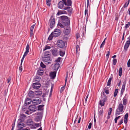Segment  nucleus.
<instances>
[{
    "instance_id": "f257e3e1",
    "label": "nucleus",
    "mask_w": 130,
    "mask_h": 130,
    "mask_svg": "<svg viewBox=\"0 0 130 130\" xmlns=\"http://www.w3.org/2000/svg\"><path fill=\"white\" fill-rule=\"evenodd\" d=\"M60 19V22H58V26H60L61 28H64L65 27H70V18H69L68 17L63 15L60 16L59 18Z\"/></svg>"
},
{
    "instance_id": "f03ea898",
    "label": "nucleus",
    "mask_w": 130,
    "mask_h": 130,
    "mask_svg": "<svg viewBox=\"0 0 130 130\" xmlns=\"http://www.w3.org/2000/svg\"><path fill=\"white\" fill-rule=\"evenodd\" d=\"M124 107V106L121 103H120L119 104L118 108L117 109L116 111L115 115L116 116L122 113L121 112L123 111Z\"/></svg>"
},
{
    "instance_id": "7ed1b4c3",
    "label": "nucleus",
    "mask_w": 130,
    "mask_h": 130,
    "mask_svg": "<svg viewBox=\"0 0 130 130\" xmlns=\"http://www.w3.org/2000/svg\"><path fill=\"white\" fill-rule=\"evenodd\" d=\"M104 95V96H101V99L99 102V104L101 107L104 106L105 105V102L107 100V97L106 96Z\"/></svg>"
},
{
    "instance_id": "20e7f679",
    "label": "nucleus",
    "mask_w": 130,
    "mask_h": 130,
    "mask_svg": "<svg viewBox=\"0 0 130 130\" xmlns=\"http://www.w3.org/2000/svg\"><path fill=\"white\" fill-rule=\"evenodd\" d=\"M26 51L24 53V55L23 56V57L21 60V65H22V63L23 61V60L24 59V58L27 55V54L29 52V47L28 44L27 45L26 48Z\"/></svg>"
},
{
    "instance_id": "39448f33",
    "label": "nucleus",
    "mask_w": 130,
    "mask_h": 130,
    "mask_svg": "<svg viewBox=\"0 0 130 130\" xmlns=\"http://www.w3.org/2000/svg\"><path fill=\"white\" fill-rule=\"evenodd\" d=\"M55 19L53 18V16H52L49 21V22L50 23V26L51 28H52L55 26Z\"/></svg>"
},
{
    "instance_id": "423d86ee",
    "label": "nucleus",
    "mask_w": 130,
    "mask_h": 130,
    "mask_svg": "<svg viewBox=\"0 0 130 130\" xmlns=\"http://www.w3.org/2000/svg\"><path fill=\"white\" fill-rule=\"evenodd\" d=\"M58 47L60 48H62L65 46V43L61 40H58L57 44Z\"/></svg>"
},
{
    "instance_id": "0eeeda50",
    "label": "nucleus",
    "mask_w": 130,
    "mask_h": 130,
    "mask_svg": "<svg viewBox=\"0 0 130 130\" xmlns=\"http://www.w3.org/2000/svg\"><path fill=\"white\" fill-rule=\"evenodd\" d=\"M53 33V36L55 37H57L59 36L61 34V31L58 29H56Z\"/></svg>"
},
{
    "instance_id": "6e6552de",
    "label": "nucleus",
    "mask_w": 130,
    "mask_h": 130,
    "mask_svg": "<svg viewBox=\"0 0 130 130\" xmlns=\"http://www.w3.org/2000/svg\"><path fill=\"white\" fill-rule=\"evenodd\" d=\"M29 109L31 112H33L37 110L36 106L34 105H30L29 107Z\"/></svg>"
},
{
    "instance_id": "1a4fd4ad",
    "label": "nucleus",
    "mask_w": 130,
    "mask_h": 130,
    "mask_svg": "<svg viewBox=\"0 0 130 130\" xmlns=\"http://www.w3.org/2000/svg\"><path fill=\"white\" fill-rule=\"evenodd\" d=\"M64 3V5L68 6H72V2L71 0H62Z\"/></svg>"
},
{
    "instance_id": "9d476101",
    "label": "nucleus",
    "mask_w": 130,
    "mask_h": 130,
    "mask_svg": "<svg viewBox=\"0 0 130 130\" xmlns=\"http://www.w3.org/2000/svg\"><path fill=\"white\" fill-rule=\"evenodd\" d=\"M40 83L38 82L34 83L32 85V87L35 89H38L41 86Z\"/></svg>"
},
{
    "instance_id": "9b49d317",
    "label": "nucleus",
    "mask_w": 130,
    "mask_h": 130,
    "mask_svg": "<svg viewBox=\"0 0 130 130\" xmlns=\"http://www.w3.org/2000/svg\"><path fill=\"white\" fill-rule=\"evenodd\" d=\"M63 9L65 10H67L68 12V14L70 16L72 13L73 11V9L70 7H64Z\"/></svg>"
},
{
    "instance_id": "f8f14e48",
    "label": "nucleus",
    "mask_w": 130,
    "mask_h": 130,
    "mask_svg": "<svg viewBox=\"0 0 130 130\" xmlns=\"http://www.w3.org/2000/svg\"><path fill=\"white\" fill-rule=\"evenodd\" d=\"M128 96L126 94L123 99V105L125 106L126 105L128 101Z\"/></svg>"
},
{
    "instance_id": "ddd939ff",
    "label": "nucleus",
    "mask_w": 130,
    "mask_h": 130,
    "mask_svg": "<svg viewBox=\"0 0 130 130\" xmlns=\"http://www.w3.org/2000/svg\"><path fill=\"white\" fill-rule=\"evenodd\" d=\"M25 115L24 114H22L21 115L20 118L19 119L18 121L20 122H23L25 119L26 118Z\"/></svg>"
},
{
    "instance_id": "4468645a",
    "label": "nucleus",
    "mask_w": 130,
    "mask_h": 130,
    "mask_svg": "<svg viewBox=\"0 0 130 130\" xmlns=\"http://www.w3.org/2000/svg\"><path fill=\"white\" fill-rule=\"evenodd\" d=\"M41 100H40L34 99L32 100V103L34 105H37L41 103Z\"/></svg>"
},
{
    "instance_id": "2eb2a0df",
    "label": "nucleus",
    "mask_w": 130,
    "mask_h": 130,
    "mask_svg": "<svg viewBox=\"0 0 130 130\" xmlns=\"http://www.w3.org/2000/svg\"><path fill=\"white\" fill-rule=\"evenodd\" d=\"M42 94V92L39 90H37L35 92V98L36 97H39L41 96Z\"/></svg>"
},
{
    "instance_id": "dca6fc26",
    "label": "nucleus",
    "mask_w": 130,
    "mask_h": 130,
    "mask_svg": "<svg viewBox=\"0 0 130 130\" xmlns=\"http://www.w3.org/2000/svg\"><path fill=\"white\" fill-rule=\"evenodd\" d=\"M64 3L62 1H60L59 2L58 4V8H59L63 9L64 7Z\"/></svg>"
},
{
    "instance_id": "f3484780",
    "label": "nucleus",
    "mask_w": 130,
    "mask_h": 130,
    "mask_svg": "<svg viewBox=\"0 0 130 130\" xmlns=\"http://www.w3.org/2000/svg\"><path fill=\"white\" fill-rule=\"evenodd\" d=\"M42 60L43 61H51V59L50 58V56L43 57H42Z\"/></svg>"
},
{
    "instance_id": "a211bd4d",
    "label": "nucleus",
    "mask_w": 130,
    "mask_h": 130,
    "mask_svg": "<svg viewBox=\"0 0 130 130\" xmlns=\"http://www.w3.org/2000/svg\"><path fill=\"white\" fill-rule=\"evenodd\" d=\"M52 54L54 56H56L58 55V50L56 48L54 49L53 50H51Z\"/></svg>"
},
{
    "instance_id": "6ab92c4d",
    "label": "nucleus",
    "mask_w": 130,
    "mask_h": 130,
    "mask_svg": "<svg viewBox=\"0 0 130 130\" xmlns=\"http://www.w3.org/2000/svg\"><path fill=\"white\" fill-rule=\"evenodd\" d=\"M130 44V42L127 41L124 46V49L125 51H126Z\"/></svg>"
},
{
    "instance_id": "aec40b11",
    "label": "nucleus",
    "mask_w": 130,
    "mask_h": 130,
    "mask_svg": "<svg viewBox=\"0 0 130 130\" xmlns=\"http://www.w3.org/2000/svg\"><path fill=\"white\" fill-rule=\"evenodd\" d=\"M35 94L34 92L31 90H30L28 93L29 97L31 98L35 97Z\"/></svg>"
},
{
    "instance_id": "412c9836",
    "label": "nucleus",
    "mask_w": 130,
    "mask_h": 130,
    "mask_svg": "<svg viewBox=\"0 0 130 130\" xmlns=\"http://www.w3.org/2000/svg\"><path fill=\"white\" fill-rule=\"evenodd\" d=\"M56 72L55 71L52 72L50 74V76L52 79H54L56 77Z\"/></svg>"
},
{
    "instance_id": "4be33fe9",
    "label": "nucleus",
    "mask_w": 130,
    "mask_h": 130,
    "mask_svg": "<svg viewBox=\"0 0 130 130\" xmlns=\"http://www.w3.org/2000/svg\"><path fill=\"white\" fill-rule=\"evenodd\" d=\"M36 25V23L35 24L33 25H32L30 28V36H32L33 35V30Z\"/></svg>"
},
{
    "instance_id": "5701e85b",
    "label": "nucleus",
    "mask_w": 130,
    "mask_h": 130,
    "mask_svg": "<svg viewBox=\"0 0 130 130\" xmlns=\"http://www.w3.org/2000/svg\"><path fill=\"white\" fill-rule=\"evenodd\" d=\"M66 28L64 30V33L66 35L68 34L70 32V26L68 27H66Z\"/></svg>"
},
{
    "instance_id": "b1692460",
    "label": "nucleus",
    "mask_w": 130,
    "mask_h": 130,
    "mask_svg": "<svg viewBox=\"0 0 130 130\" xmlns=\"http://www.w3.org/2000/svg\"><path fill=\"white\" fill-rule=\"evenodd\" d=\"M33 121L31 119H29L27 120L26 122V124L28 126L32 125Z\"/></svg>"
},
{
    "instance_id": "393cba45",
    "label": "nucleus",
    "mask_w": 130,
    "mask_h": 130,
    "mask_svg": "<svg viewBox=\"0 0 130 130\" xmlns=\"http://www.w3.org/2000/svg\"><path fill=\"white\" fill-rule=\"evenodd\" d=\"M42 118V116H37L35 118V121L36 122L41 121V119Z\"/></svg>"
},
{
    "instance_id": "a878e982",
    "label": "nucleus",
    "mask_w": 130,
    "mask_h": 130,
    "mask_svg": "<svg viewBox=\"0 0 130 130\" xmlns=\"http://www.w3.org/2000/svg\"><path fill=\"white\" fill-rule=\"evenodd\" d=\"M25 125L22 122H19L18 126V127L23 128L25 126Z\"/></svg>"
},
{
    "instance_id": "bb28decb",
    "label": "nucleus",
    "mask_w": 130,
    "mask_h": 130,
    "mask_svg": "<svg viewBox=\"0 0 130 130\" xmlns=\"http://www.w3.org/2000/svg\"><path fill=\"white\" fill-rule=\"evenodd\" d=\"M40 126V124L39 123H35L33 124L32 125V126L31 127L32 128L35 129L37 127H39Z\"/></svg>"
},
{
    "instance_id": "cd10ccee",
    "label": "nucleus",
    "mask_w": 130,
    "mask_h": 130,
    "mask_svg": "<svg viewBox=\"0 0 130 130\" xmlns=\"http://www.w3.org/2000/svg\"><path fill=\"white\" fill-rule=\"evenodd\" d=\"M44 105H39L38 106V110H43V107L44 106Z\"/></svg>"
},
{
    "instance_id": "c85d7f7f",
    "label": "nucleus",
    "mask_w": 130,
    "mask_h": 130,
    "mask_svg": "<svg viewBox=\"0 0 130 130\" xmlns=\"http://www.w3.org/2000/svg\"><path fill=\"white\" fill-rule=\"evenodd\" d=\"M55 67V70L57 71L60 67L59 64L58 63H57L54 65Z\"/></svg>"
},
{
    "instance_id": "c756f323",
    "label": "nucleus",
    "mask_w": 130,
    "mask_h": 130,
    "mask_svg": "<svg viewBox=\"0 0 130 130\" xmlns=\"http://www.w3.org/2000/svg\"><path fill=\"white\" fill-rule=\"evenodd\" d=\"M50 53L49 51H46L45 52L43 57L50 56Z\"/></svg>"
},
{
    "instance_id": "7c9ffc66",
    "label": "nucleus",
    "mask_w": 130,
    "mask_h": 130,
    "mask_svg": "<svg viewBox=\"0 0 130 130\" xmlns=\"http://www.w3.org/2000/svg\"><path fill=\"white\" fill-rule=\"evenodd\" d=\"M43 70L39 69L38 70L37 72V73L39 75H41L43 74Z\"/></svg>"
},
{
    "instance_id": "2f4dec72",
    "label": "nucleus",
    "mask_w": 130,
    "mask_h": 130,
    "mask_svg": "<svg viewBox=\"0 0 130 130\" xmlns=\"http://www.w3.org/2000/svg\"><path fill=\"white\" fill-rule=\"evenodd\" d=\"M41 79V78L40 77H39L38 76H36L35 77V78L34 79L35 81L39 82L40 81Z\"/></svg>"
},
{
    "instance_id": "473e14b6",
    "label": "nucleus",
    "mask_w": 130,
    "mask_h": 130,
    "mask_svg": "<svg viewBox=\"0 0 130 130\" xmlns=\"http://www.w3.org/2000/svg\"><path fill=\"white\" fill-rule=\"evenodd\" d=\"M54 36H53V33L52 32L51 34L49 36L48 38V39L49 40H52Z\"/></svg>"
},
{
    "instance_id": "72a5a7b5",
    "label": "nucleus",
    "mask_w": 130,
    "mask_h": 130,
    "mask_svg": "<svg viewBox=\"0 0 130 130\" xmlns=\"http://www.w3.org/2000/svg\"><path fill=\"white\" fill-rule=\"evenodd\" d=\"M122 68L121 67L119 68V75L120 76H121L122 75Z\"/></svg>"
},
{
    "instance_id": "f704fd0d",
    "label": "nucleus",
    "mask_w": 130,
    "mask_h": 130,
    "mask_svg": "<svg viewBox=\"0 0 130 130\" xmlns=\"http://www.w3.org/2000/svg\"><path fill=\"white\" fill-rule=\"evenodd\" d=\"M111 80H112V78L111 77L109 79L108 81V82H107V86H108L110 85L111 82Z\"/></svg>"
},
{
    "instance_id": "c9c22d12",
    "label": "nucleus",
    "mask_w": 130,
    "mask_h": 130,
    "mask_svg": "<svg viewBox=\"0 0 130 130\" xmlns=\"http://www.w3.org/2000/svg\"><path fill=\"white\" fill-rule=\"evenodd\" d=\"M51 0H46V4L47 6H50L51 4Z\"/></svg>"
},
{
    "instance_id": "e433bc0d",
    "label": "nucleus",
    "mask_w": 130,
    "mask_h": 130,
    "mask_svg": "<svg viewBox=\"0 0 130 130\" xmlns=\"http://www.w3.org/2000/svg\"><path fill=\"white\" fill-rule=\"evenodd\" d=\"M118 91V89H115L114 94V97H116L117 96Z\"/></svg>"
},
{
    "instance_id": "4c0bfd02",
    "label": "nucleus",
    "mask_w": 130,
    "mask_h": 130,
    "mask_svg": "<svg viewBox=\"0 0 130 130\" xmlns=\"http://www.w3.org/2000/svg\"><path fill=\"white\" fill-rule=\"evenodd\" d=\"M59 53L60 55L62 57H63L64 55L65 52H62L61 51H59Z\"/></svg>"
},
{
    "instance_id": "58836bf2",
    "label": "nucleus",
    "mask_w": 130,
    "mask_h": 130,
    "mask_svg": "<svg viewBox=\"0 0 130 130\" xmlns=\"http://www.w3.org/2000/svg\"><path fill=\"white\" fill-rule=\"evenodd\" d=\"M66 13V11L64 10L60 11L58 12L57 14L59 15V14Z\"/></svg>"
},
{
    "instance_id": "ea45409f",
    "label": "nucleus",
    "mask_w": 130,
    "mask_h": 130,
    "mask_svg": "<svg viewBox=\"0 0 130 130\" xmlns=\"http://www.w3.org/2000/svg\"><path fill=\"white\" fill-rule=\"evenodd\" d=\"M106 38H105L104 40L100 46V48L103 47L105 43V40Z\"/></svg>"
},
{
    "instance_id": "a19ab883",
    "label": "nucleus",
    "mask_w": 130,
    "mask_h": 130,
    "mask_svg": "<svg viewBox=\"0 0 130 130\" xmlns=\"http://www.w3.org/2000/svg\"><path fill=\"white\" fill-rule=\"evenodd\" d=\"M79 45H76V51L77 54H78V51H79L80 50L79 48Z\"/></svg>"
},
{
    "instance_id": "79ce46f5",
    "label": "nucleus",
    "mask_w": 130,
    "mask_h": 130,
    "mask_svg": "<svg viewBox=\"0 0 130 130\" xmlns=\"http://www.w3.org/2000/svg\"><path fill=\"white\" fill-rule=\"evenodd\" d=\"M130 25V22H128L127 24H126L125 25V29H127L129 27Z\"/></svg>"
},
{
    "instance_id": "37998d69",
    "label": "nucleus",
    "mask_w": 130,
    "mask_h": 130,
    "mask_svg": "<svg viewBox=\"0 0 130 130\" xmlns=\"http://www.w3.org/2000/svg\"><path fill=\"white\" fill-rule=\"evenodd\" d=\"M109 111L108 113V115H110L112 111V109L111 108H109Z\"/></svg>"
},
{
    "instance_id": "c03bdc74",
    "label": "nucleus",
    "mask_w": 130,
    "mask_h": 130,
    "mask_svg": "<svg viewBox=\"0 0 130 130\" xmlns=\"http://www.w3.org/2000/svg\"><path fill=\"white\" fill-rule=\"evenodd\" d=\"M126 81H124L123 82L122 87V89H125V86L126 84Z\"/></svg>"
},
{
    "instance_id": "a18cd8bd",
    "label": "nucleus",
    "mask_w": 130,
    "mask_h": 130,
    "mask_svg": "<svg viewBox=\"0 0 130 130\" xmlns=\"http://www.w3.org/2000/svg\"><path fill=\"white\" fill-rule=\"evenodd\" d=\"M112 61L113 64L114 65H115L116 64L117 62V59H113Z\"/></svg>"
},
{
    "instance_id": "49530a36",
    "label": "nucleus",
    "mask_w": 130,
    "mask_h": 130,
    "mask_svg": "<svg viewBox=\"0 0 130 130\" xmlns=\"http://www.w3.org/2000/svg\"><path fill=\"white\" fill-rule=\"evenodd\" d=\"M40 65L41 67L43 68H45L46 67L45 65L42 62H41Z\"/></svg>"
},
{
    "instance_id": "de8ad7c7",
    "label": "nucleus",
    "mask_w": 130,
    "mask_h": 130,
    "mask_svg": "<svg viewBox=\"0 0 130 130\" xmlns=\"http://www.w3.org/2000/svg\"><path fill=\"white\" fill-rule=\"evenodd\" d=\"M51 48V47L47 45H46L45 46V48L43 49V51H44L47 49H50Z\"/></svg>"
},
{
    "instance_id": "09e8293b",
    "label": "nucleus",
    "mask_w": 130,
    "mask_h": 130,
    "mask_svg": "<svg viewBox=\"0 0 130 130\" xmlns=\"http://www.w3.org/2000/svg\"><path fill=\"white\" fill-rule=\"evenodd\" d=\"M65 85H66L65 84V85L64 86H63L61 88V89L60 91V93H62V92L63 91V90L64 89L65 87Z\"/></svg>"
},
{
    "instance_id": "8fccbe9b",
    "label": "nucleus",
    "mask_w": 130,
    "mask_h": 130,
    "mask_svg": "<svg viewBox=\"0 0 130 130\" xmlns=\"http://www.w3.org/2000/svg\"><path fill=\"white\" fill-rule=\"evenodd\" d=\"M129 0H128V3H127V5H126V3H127V2H126L125 4H124V6H123V7L124 8H125L126 7H127V6H128V5L129 3Z\"/></svg>"
},
{
    "instance_id": "3c124183",
    "label": "nucleus",
    "mask_w": 130,
    "mask_h": 130,
    "mask_svg": "<svg viewBox=\"0 0 130 130\" xmlns=\"http://www.w3.org/2000/svg\"><path fill=\"white\" fill-rule=\"evenodd\" d=\"M128 113H126V114L124 116V119H128Z\"/></svg>"
},
{
    "instance_id": "603ef678",
    "label": "nucleus",
    "mask_w": 130,
    "mask_h": 130,
    "mask_svg": "<svg viewBox=\"0 0 130 130\" xmlns=\"http://www.w3.org/2000/svg\"><path fill=\"white\" fill-rule=\"evenodd\" d=\"M107 53L106 55V56L107 57V60L108 59L110 55V52L109 51H108L107 52Z\"/></svg>"
},
{
    "instance_id": "864d4df0",
    "label": "nucleus",
    "mask_w": 130,
    "mask_h": 130,
    "mask_svg": "<svg viewBox=\"0 0 130 130\" xmlns=\"http://www.w3.org/2000/svg\"><path fill=\"white\" fill-rule=\"evenodd\" d=\"M37 115L42 117V113L41 112H38L37 113Z\"/></svg>"
},
{
    "instance_id": "5fc2aeb1",
    "label": "nucleus",
    "mask_w": 130,
    "mask_h": 130,
    "mask_svg": "<svg viewBox=\"0 0 130 130\" xmlns=\"http://www.w3.org/2000/svg\"><path fill=\"white\" fill-rule=\"evenodd\" d=\"M103 112V110H101L100 111L99 113V114L100 116H102Z\"/></svg>"
},
{
    "instance_id": "6e6d98bb",
    "label": "nucleus",
    "mask_w": 130,
    "mask_h": 130,
    "mask_svg": "<svg viewBox=\"0 0 130 130\" xmlns=\"http://www.w3.org/2000/svg\"><path fill=\"white\" fill-rule=\"evenodd\" d=\"M68 39V37L65 35L63 37V39L64 40H66Z\"/></svg>"
},
{
    "instance_id": "4d7b16f0",
    "label": "nucleus",
    "mask_w": 130,
    "mask_h": 130,
    "mask_svg": "<svg viewBox=\"0 0 130 130\" xmlns=\"http://www.w3.org/2000/svg\"><path fill=\"white\" fill-rule=\"evenodd\" d=\"M127 65L128 67H129L130 66V59H129L127 63Z\"/></svg>"
},
{
    "instance_id": "13d9d810",
    "label": "nucleus",
    "mask_w": 130,
    "mask_h": 130,
    "mask_svg": "<svg viewBox=\"0 0 130 130\" xmlns=\"http://www.w3.org/2000/svg\"><path fill=\"white\" fill-rule=\"evenodd\" d=\"M17 130H28V129L27 128H20Z\"/></svg>"
},
{
    "instance_id": "bf43d9fd",
    "label": "nucleus",
    "mask_w": 130,
    "mask_h": 130,
    "mask_svg": "<svg viewBox=\"0 0 130 130\" xmlns=\"http://www.w3.org/2000/svg\"><path fill=\"white\" fill-rule=\"evenodd\" d=\"M28 101H25V103L26 105H28L31 103L30 102H28Z\"/></svg>"
},
{
    "instance_id": "052dcab7",
    "label": "nucleus",
    "mask_w": 130,
    "mask_h": 130,
    "mask_svg": "<svg viewBox=\"0 0 130 130\" xmlns=\"http://www.w3.org/2000/svg\"><path fill=\"white\" fill-rule=\"evenodd\" d=\"M61 59V58L60 57H58L56 60L55 61L58 62H60Z\"/></svg>"
},
{
    "instance_id": "680f3d73",
    "label": "nucleus",
    "mask_w": 130,
    "mask_h": 130,
    "mask_svg": "<svg viewBox=\"0 0 130 130\" xmlns=\"http://www.w3.org/2000/svg\"><path fill=\"white\" fill-rule=\"evenodd\" d=\"M45 62V63L46 64H49V63H51V61H43Z\"/></svg>"
},
{
    "instance_id": "e2e57ef3",
    "label": "nucleus",
    "mask_w": 130,
    "mask_h": 130,
    "mask_svg": "<svg viewBox=\"0 0 130 130\" xmlns=\"http://www.w3.org/2000/svg\"><path fill=\"white\" fill-rule=\"evenodd\" d=\"M92 125V123H89L88 127V128L89 129H90L91 128Z\"/></svg>"
},
{
    "instance_id": "0e129e2a",
    "label": "nucleus",
    "mask_w": 130,
    "mask_h": 130,
    "mask_svg": "<svg viewBox=\"0 0 130 130\" xmlns=\"http://www.w3.org/2000/svg\"><path fill=\"white\" fill-rule=\"evenodd\" d=\"M76 38L77 39L78 38H79L80 37V35L78 33H77L76 34Z\"/></svg>"
},
{
    "instance_id": "69168bd1",
    "label": "nucleus",
    "mask_w": 130,
    "mask_h": 130,
    "mask_svg": "<svg viewBox=\"0 0 130 130\" xmlns=\"http://www.w3.org/2000/svg\"><path fill=\"white\" fill-rule=\"evenodd\" d=\"M125 89H121V95H122L123 93L124 92V91Z\"/></svg>"
},
{
    "instance_id": "338daca9",
    "label": "nucleus",
    "mask_w": 130,
    "mask_h": 130,
    "mask_svg": "<svg viewBox=\"0 0 130 130\" xmlns=\"http://www.w3.org/2000/svg\"><path fill=\"white\" fill-rule=\"evenodd\" d=\"M22 65H21V64L20 66V67L19 68V70L21 72H22Z\"/></svg>"
},
{
    "instance_id": "774afa93",
    "label": "nucleus",
    "mask_w": 130,
    "mask_h": 130,
    "mask_svg": "<svg viewBox=\"0 0 130 130\" xmlns=\"http://www.w3.org/2000/svg\"><path fill=\"white\" fill-rule=\"evenodd\" d=\"M128 121V119H124V123L125 124H126L127 123Z\"/></svg>"
}]
</instances>
